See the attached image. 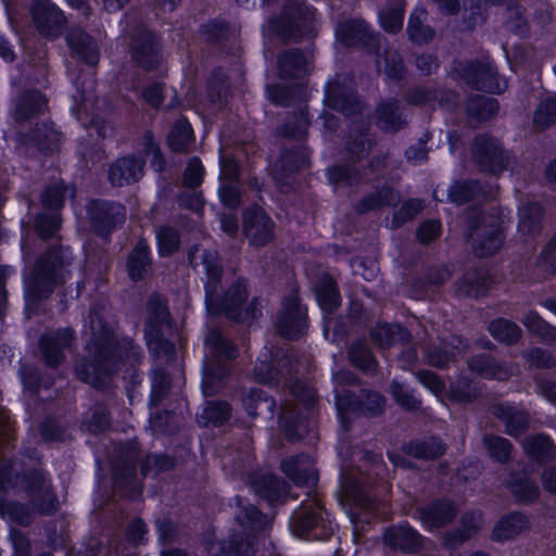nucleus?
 <instances>
[{"instance_id": "nucleus-1", "label": "nucleus", "mask_w": 556, "mask_h": 556, "mask_svg": "<svg viewBox=\"0 0 556 556\" xmlns=\"http://www.w3.org/2000/svg\"><path fill=\"white\" fill-rule=\"evenodd\" d=\"M203 265L206 271L207 280L205 282L206 306L211 314H217L219 311H225L226 314L232 319L248 321L255 318L256 303L253 302L245 308L244 313L237 314L238 307L243 303L247 298V290L243 282H238L225 295L222 302L218 301L216 295V285L220 276V266L216 261L213 253L202 254Z\"/></svg>"}, {"instance_id": "nucleus-2", "label": "nucleus", "mask_w": 556, "mask_h": 556, "mask_svg": "<svg viewBox=\"0 0 556 556\" xmlns=\"http://www.w3.org/2000/svg\"><path fill=\"white\" fill-rule=\"evenodd\" d=\"M91 329L99 332L97 340L92 345L88 346L90 352L93 350L97 352V363H92L88 367L79 365L76 367V372L80 380L96 388H103L105 380L102 378V371H105L106 376L109 367L114 363L115 358H121L123 354L121 348L117 346L114 331L108 329L99 317L91 319Z\"/></svg>"}, {"instance_id": "nucleus-3", "label": "nucleus", "mask_w": 556, "mask_h": 556, "mask_svg": "<svg viewBox=\"0 0 556 556\" xmlns=\"http://www.w3.org/2000/svg\"><path fill=\"white\" fill-rule=\"evenodd\" d=\"M290 529L298 538L326 540L336 530V523L317 497L298 508L290 518Z\"/></svg>"}, {"instance_id": "nucleus-4", "label": "nucleus", "mask_w": 556, "mask_h": 556, "mask_svg": "<svg viewBox=\"0 0 556 556\" xmlns=\"http://www.w3.org/2000/svg\"><path fill=\"white\" fill-rule=\"evenodd\" d=\"M74 189L71 186H64L63 184L55 185L49 188L42 198L43 206L47 210H58L63 203L66 197H72ZM61 218L56 212L39 215L36 219V229L42 238H48L54 235L60 228Z\"/></svg>"}, {"instance_id": "nucleus-5", "label": "nucleus", "mask_w": 556, "mask_h": 556, "mask_svg": "<svg viewBox=\"0 0 556 556\" xmlns=\"http://www.w3.org/2000/svg\"><path fill=\"white\" fill-rule=\"evenodd\" d=\"M70 255L71 253L67 249L59 248L50 253L46 261L37 265L35 273L25 279L27 301H29L30 298H35V291L42 282L58 279L64 280V274L63 271H59V269L67 263Z\"/></svg>"}, {"instance_id": "nucleus-6", "label": "nucleus", "mask_w": 556, "mask_h": 556, "mask_svg": "<svg viewBox=\"0 0 556 556\" xmlns=\"http://www.w3.org/2000/svg\"><path fill=\"white\" fill-rule=\"evenodd\" d=\"M292 8L286 11V20L283 23L270 22L267 25V31L277 34L283 38L298 37L295 31H300L301 27L311 26L314 20V9L306 7L303 0H291Z\"/></svg>"}, {"instance_id": "nucleus-7", "label": "nucleus", "mask_w": 556, "mask_h": 556, "mask_svg": "<svg viewBox=\"0 0 556 556\" xmlns=\"http://www.w3.org/2000/svg\"><path fill=\"white\" fill-rule=\"evenodd\" d=\"M305 317V308L300 305L298 296L293 294L282 304L281 313L276 320L277 329L283 337L296 338L306 327Z\"/></svg>"}, {"instance_id": "nucleus-8", "label": "nucleus", "mask_w": 556, "mask_h": 556, "mask_svg": "<svg viewBox=\"0 0 556 556\" xmlns=\"http://www.w3.org/2000/svg\"><path fill=\"white\" fill-rule=\"evenodd\" d=\"M473 153L477 162L491 173L496 174L505 168L507 157L497 140L493 138H477Z\"/></svg>"}, {"instance_id": "nucleus-9", "label": "nucleus", "mask_w": 556, "mask_h": 556, "mask_svg": "<svg viewBox=\"0 0 556 556\" xmlns=\"http://www.w3.org/2000/svg\"><path fill=\"white\" fill-rule=\"evenodd\" d=\"M244 231L253 245L261 247L273 237V223L260 207L244 214Z\"/></svg>"}, {"instance_id": "nucleus-10", "label": "nucleus", "mask_w": 556, "mask_h": 556, "mask_svg": "<svg viewBox=\"0 0 556 556\" xmlns=\"http://www.w3.org/2000/svg\"><path fill=\"white\" fill-rule=\"evenodd\" d=\"M31 15L39 30L46 36L56 35L64 22L61 11L49 0H37L33 4Z\"/></svg>"}, {"instance_id": "nucleus-11", "label": "nucleus", "mask_w": 556, "mask_h": 556, "mask_svg": "<svg viewBox=\"0 0 556 556\" xmlns=\"http://www.w3.org/2000/svg\"><path fill=\"white\" fill-rule=\"evenodd\" d=\"M281 468L296 484L314 485L317 481L314 463L307 455L285 459L281 464Z\"/></svg>"}, {"instance_id": "nucleus-12", "label": "nucleus", "mask_w": 556, "mask_h": 556, "mask_svg": "<svg viewBox=\"0 0 556 556\" xmlns=\"http://www.w3.org/2000/svg\"><path fill=\"white\" fill-rule=\"evenodd\" d=\"M143 173V161L137 157L117 160L110 168L109 178L115 186L137 181Z\"/></svg>"}, {"instance_id": "nucleus-13", "label": "nucleus", "mask_w": 556, "mask_h": 556, "mask_svg": "<svg viewBox=\"0 0 556 556\" xmlns=\"http://www.w3.org/2000/svg\"><path fill=\"white\" fill-rule=\"evenodd\" d=\"M72 340V332L68 329H64L54 334H47L41 338L40 346L49 365H56L63 358V349L70 345Z\"/></svg>"}, {"instance_id": "nucleus-14", "label": "nucleus", "mask_w": 556, "mask_h": 556, "mask_svg": "<svg viewBox=\"0 0 556 556\" xmlns=\"http://www.w3.org/2000/svg\"><path fill=\"white\" fill-rule=\"evenodd\" d=\"M384 542L393 548L410 552L420 545V536L407 525L390 528L384 532Z\"/></svg>"}, {"instance_id": "nucleus-15", "label": "nucleus", "mask_w": 556, "mask_h": 556, "mask_svg": "<svg viewBox=\"0 0 556 556\" xmlns=\"http://www.w3.org/2000/svg\"><path fill=\"white\" fill-rule=\"evenodd\" d=\"M71 49L88 65H96L99 60L97 43L83 30L76 29L67 38Z\"/></svg>"}, {"instance_id": "nucleus-16", "label": "nucleus", "mask_w": 556, "mask_h": 556, "mask_svg": "<svg viewBox=\"0 0 556 556\" xmlns=\"http://www.w3.org/2000/svg\"><path fill=\"white\" fill-rule=\"evenodd\" d=\"M367 36V25L362 20L342 23L336 29L337 40L345 46L365 45Z\"/></svg>"}, {"instance_id": "nucleus-17", "label": "nucleus", "mask_w": 556, "mask_h": 556, "mask_svg": "<svg viewBox=\"0 0 556 556\" xmlns=\"http://www.w3.org/2000/svg\"><path fill=\"white\" fill-rule=\"evenodd\" d=\"M308 58L299 52L285 53L278 59L279 75L282 78L301 77L308 71Z\"/></svg>"}, {"instance_id": "nucleus-18", "label": "nucleus", "mask_w": 556, "mask_h": 556, "mask_svg": "<svg viewBox=\"0 0 556 556\" xmlns=\"http://www.w3.org/2000/svg\"><path fill=\"white\" fill-rule=\"evenodd\" d=\"M28 492L36 497V506L46 514L55 509V497L51 493L50 483L43 478L42 475H36L34 481L28 486Z\"/></svg>"}, {"instance_id": "nucleus-19", "label": "nucleus", "mask_w": 556, "mask_h": 556, "mask_svg": "<svg viewBox=\"0 0 556 556\" xmlns=\"http://www.w3.org/2000/svg\"><path fill=\"white\" fill-rule=\"evenodd\" d=\"M150 251L144 242H139L130 253L127 268L131 279H141L149 267Z\"/></svg>"}, {"instance_id": "nucleus-20", "label": "nucleus", "mask_w": 556, "mask_h": 556, "mask_svg": "<svg viewBox=\"0 0 556 556\" xmlns=\"http://www.w3.org/2000/svg\"><path fill=\"white\" fill-rule=\"evenodd\" d=\"M454 509L448 503H438L420 514V518L426 528L432 529L440 527L454 517Z\"/></svg>"}, {"instance_id": "nucleus-21", "label": "nucleus", "mask_w": 556, "mask_h": 556, "mask_svg": "<svg viewBox=\"0 0 556 556\" xmlns=\"http://www.w3.org/2000/svg\"><path fill=\"white\" fill-rule=\"evenodd\" d=\"M427 12L422 8H416L409 16L408 34L413 41L426 42L433 37V30L424 25Z\"/></svg>"}, {"instance_id": "nucleus-22", "label": "nucleus", "mask_w": 556, "mask_h": 556, "mask_svg": "<svg viewBox=\"0 0 556 556\" xmlns=\"http://www.w3.org/2000/svg\"><path fill=\"white\" fill-rule=\"evenodd\" d=\"M316 299L324 312H332L340 304V295L333 280L325 277L316 288Z\"/></svg>"}, {"instance_id": "nucleus-23", "label": "nucleus", "mask_w": 556, "mask_h": 556, "mask_svg": "<svg viewBox=\"0 0 556 556\" xmlns=\"http://www.w3.org/2000/svg\"><path fill=\"white\" fill-rule=\"evenodd\" d=\"M193 138V131L188 121L178 119L168 135V146L173 151H184Z\"/></svg>"}, {"instance_id": "nucleus-24", "label": "nucleus", "mask_w": 556, "mask_h": 556, "mask_svg": "<svg viewBox=\"0 0 556 556\" xmlns=\"http://www.w3.org/2000/svg\"><path fill=\"white\" fill-rule=\"evenodd\" d=\"M527 519L520 514H514L503 518L495 527L493 535L496 540H506L527 527Z\"/></svg>"}, {"instance_id": "nucleus-25", "label": "nucleus", "mask_w": 556, "mask_h": 556, "mask_svg": "<svg viewBox=\"0 0 556 556\" xmlns=\"http://www.w3.org/2000/svg\"><path fill=\"white\" fill-rule=\"evenodd\" d=\"M205 345L212 355L224 356L226 358H233L237 355V350L222 337L219 331L211 330L205 336Z\"/></svg>"}, {"instance_id": "nucleus-26", "label": "nucleus", "mask_w": 556, "mask_h": 556, "mask_svg": "<svg viewBox=\"0 0 556 556\" xmlns=\"http://www.w3.org/2000/svg\"><path fill=\"white\" fill-rule=\"evenodd\" d=\"M523 447L526 452L534 458H545L553 455L554 444L547 435L538 434L528 438Z\"/></svg>"}, {"instance_id": "nucleus-27", "label": "nucleus", "mask_w": 556, "mask_h": 556, "mask_svg": "<svg viewBox=\"0 0 556 556\" xmlns=\"http://www.w3.org/2000/svg\"><path fill=\"white\" fill-rule=\"evenodd\" d=\"M230 413L229 405L223 402H210L199 416V422L203 425L214 424L218 425L225 421Z\"/></svg>"}, {"instance_id": "nucleus-28", "label": "nucleus", "mask_w": 556, "mask_h": 556, "mask_svg": "<svg viewBox=\"0 0 556 556\" xmlns=\"http://www.w3.org/2000/svg\"><path fill=\"white\" fill-rule=\"evenodd\" d=\"M379 124L386 130L394 131L401 127L405 122L399 112V106L395 102H388L382 104L379 110Z\"/></svg>"}, {"instance_id": "nucleus-29", "label": "nucleus", "mask_w": 556, "mask_h": 556, "mask_svg": "<svg viewBox=\"0 0 556 556\" xmlns=\"http://www.w3.org/2000/svg\"><path fill=\"white\" fill-rule=\"evenodd\" d=\"M491 334L498 341L511 343L519 338V327L506 319H496L490 325Z\"/></svg>"}, {"instance_id": "nucleus-30", "label": "nucleus", "mask_w": 556, "mask_h": 556, "mask_svg": "<svg viewBox=\"0 0 556 556\" xmlns=\"http://www.w3.org/2000/svg\"><path fill=\"white\" fill-rule=\"evenodd\" d=\"M47 102L46 99L41 96L39 92H31L27 94L22 102L18 104L15 115L16 118H26L28 116V113H37L41 112Z\"/></svg>"}, {"instance_id": "nucleus-31", "label": "nucleus", "mask_w": 556, "mask_h": 556, "mask_svg": "<svg viewBox=\"0 0 556 556\" xmlns=\"http://www.w3.org/2000/svg\"><path fill=\"white\" fill-rule=\"evenodd\" d=\"M510 490L514 496L520 502H530L539 494L538 486L528 477L514 480L510 483Z\"/></svg>"}, {"instance_id": "nucleus-32", "label": "nucleus", "mask_w": 556, "mask_h": 556, "mask_svg": "<svg viewBox=\"0 0 556 556\" xmlns=\"http://www.w3.org/2000/svg\"><path fill=\"white\" fill-rule=\"evenodd\" d=\"M351 362L364 371H370L375 368V359L372 358L367 346L363 343H355L350 350Z\"/></svg>"}, {"instance_id": "nucleus-33", "label": "nucleus", "mask_w": 556, "mask_h": 556, "mask_svg": "<svg viewBox=\"0 0 556 556\" xmlns=\"http://www.w3.org/2000/svg\"><path fill=\"white\" fill-rule=\"evenodd\" d=\"M156 240L159 252L163 256L172 254L179 244L177 233L169 227L160 228L156 232Z\"/></svg>"}, {"instance_id": "nucleus-34", "label": "nucleus", "mask_w": 556, "mask_h": 556, "mask_svg": "<svg viewBox=\"0 0 556 556\" xmlns=\"http://www.w3.org/2000/svg\"><path fill=\"white\" fill-rule=\"evenodd\" d=\"M542 215L541 207L536 204L521 206L519 208V229L522 232L531 231Z\"/></svg>"}, {"instance_id": "nucleus-35", "label": "nucleus", "mask_w": 556, "mask_h": 556, "mask_svg": "<svg viewBox=\"0 0 556 556\" xmlns=\"http://www.w3.org/2000/svg\"><path fill=\"white\" fill-rule=\"evenodd\" d=\"M379 21L384 30L395 33L403 26V10L395 8L388 11H381L379 13Z\"/></svg>"}, {"instance_id": "nucleus-36", "label": "nucleus", "mask_w": 556, "mask_h": 556, "mask_svg": "<svg viewBox=\"0 0 556 556\" xmlns=\"http://www.w3.org/2000/svg\"><path fill=\"white\" fill-rule=\"evenodd\" d=\"M534 121L540 126L556 123V97L546 99L535 113Z\"/></svg>"}, {"instance_id": "nucleus-37", "label": "nucleus", "mask_w": 556, "mask_h": 556, "mask_svg": "<svg viewBox=\"0 0 556 556\" xmlns=\"http://www.w3.org/2000/svg\"><path fill=\"white\" fill-rule=\"evenodd\" d=\"M484 445L491 456L500 460H506L510 454L511 446L506 439L498 437L485 438Z\"/></svg>"}, {"instance_id": "nucleus-38", "label": "nucleus", "mask_w": 556, "mask_h": 556, "mask_svg": "<svg viewBox=\"0 0 556 556\" xmlns=\"http://www.w3.org/2000/svg\"><path fill=\"white\" fill-rule=\"evenodd\" d=\"M255 379L261 383H269L275 380L278 381V371L274 370L273 363L267 361L265 355L258 359L254 369Z\"/></svg>"}, {"instance_id": "nucleus-39", "label": "nucleus", "mask_w": 556, "mask_h": 556, "mask_svg": "<svg viewBox=\"0 0 556 556\" xmlns=\"http://www.w3.org/2000/svg\"><path fill=\"white\" fill-rule=\"evenodd\" d=\"M327 99L333 109L341 111L343 114L351 115L354 112H361V104L353 94L346 96L345 98L332 99L331 94L328 93Z\"/></svg>"}, {"instance_id": "nucleus-40", "label": "nucleus", "mask_w": 556, "mask_h": 556, "mask_svg": "<svg viewBox=\"0 0 556 556\" xmlns=\"http://www.w3.org/2000/svg\"><path fill=\"white\" fill-rule=\"evenodd\" d=\"M134 58L146 68H151L153 63L157 60L156 48L153 39L149 40L148 47L142 49H135Z\"/></svg>"}, {"instance_id": "nucleus-41", "label": "nucleus", "mask_w": 556, "mask_h": 556, "mask_svg": "<svg viewBox=\"0 0 556 556\" xmlns=\"http://www.w3.org/2000/svg\"><path fill=\"white\" fill-rule=\"evenodd\" d=\"M403 328L400 325L377 327L372 331V339L380 345L391 344L394 342L395 332L402 333Z\"/></svg>"}, {"instance_id": "nucleus-42", "label": "nucleus", "mask_w": 556, "mask_h": 556, "mask_svg": "<svg viewBox=\"0 0 556 556\" xmlns=\"http://www.w3.org/2000/svg\"><path fill=\"white\" fill-rule=\"evenodd\" d=\"M243 405L248 414L254 416L258 405H266L267 409L271 410L274 403L267 397H262L258 390H251L250 394L243 399Z\"/></svg>"}, {"instance_id": "nucleus-43", "label": "nucleus", "mask_w": 556, "mask_h": 556, "mask_svg": "<svg viewBox=\"0 0 556 556\" xmlns=\"http://www.w3.org/2000/svg\"><path fill=\"white\" fill-rule=\"evenodd\" d=\"M392 395L395 401L403 407L414 408L417 404L416 399L409 393L408 389L397 381H394L391 387Z\"/></svg>"}, {"instance_id": "nucleus-44", "label": "nucleus", "mask_w": 556, "mask_h": 556, "mask_svg": "<svg viewBox=\"0 0 556 556\" xmlns=\"http://www.w3.org/2000/svg\"><path fill=\"white\" fill-rule=\"evenodd\" d=\"M202 163L199 159H191L184 174V181L189 187H195L202 179Z\"/></svg>"}, {"instance_id": "nucleus-45", "label": "nucleus", "mask_w": 556, "mask_h": 556, "mask_svg": "<svg viewBox=\"0 0 556 556\" xmlns=\"http://www.w3.org/2000/svg\"><path fill=\"white\" fill-rule=\"evenodd\" d=\"M503 233L500 229L493 230L490 236L481 243L477 253L480 256L493 254L500 249L503 242Z\"/></svg>"}, {"instance_id": "nucleus-46", "label": "nucleus", "mask_w": 556, "mask_h": 556, "mask_svg": "<svg viewBox=\"0 0 556 556\" xmlns=\"http://www.w3.org/2000/svg\"><path fill=\"white\" fill-rule=\"evenodd\" d=\"M290 391L305 406H311L315 402V390L304 382L298 381L296 383L290 387Z\"/></svg>"}, {"instance_id": "nucleus-47", "label": "nucleus", "mask_w": 556, "mask_h": 556, "mask_svg": "<svg viewBox=\"0 0 556 556\" xmlns=\"http://www.w3.org/2000/svg\"><path fill=\"white\" fill-rule=\"evenodd\" d=\"M439 232L440 224L435 220H428L419 227L417 237L421 242H430L438 237Z\"/></svg>"}, {"instance_id": "nucleus-48", "label": "nucleus", "mask_w": 556, "mask_h": 556, "mask_svg": "<svg viewBox=\"0 0 556 556\" xmlns=\"http://www.w3.org/2000/svg\"><path fill=\"white\" fill-rule=\"evenodd\" d=\"M541 262L552 271H556V235L542 251Z\"/></svg>"}, {"instance_id": "nucleus-49", "label": "nucleus", "mask_w": 556, "mask_h": 556, "mask_svg": "<svg viewBox=\"0 0 556 556\" xmlns=\"http://www.w3.org/2000/svg\"><path fill=\"white\" fill-rule=\"evenodd\" d=\"M418 379L426 388H428L434 394H438L443 390L442 381L433 372H419Z\"/></svg>"}, {"instance_id": "nucleus-50", "label": "nucleus", "mask_w": 556, "mask_h": 556, "mask_svg": "<svg viewBox=\"0 0 556 556\" xmlns=\"http://www.w3.org/2000/svg\"><path fill=\"white\" fill-rule=\"evenodd\" d=\"M220 200L228 206H236L239 204V191L231 185L224 184L219 189Z\"/></svg>"}, {"instance_id": "nucleus-51", "label": "nucleus", "mask_w": 556, "mask_h": 556, "mask_svg": "<svg viewBox=\"0 0 556 556\" xmlns=\"http://www.w3.org/2000/svg\"><path fill=\"white\" fill-rule=\"evenodd\" d=\"M220 174L228 181H233L238 176V166L235 160L220 155Z\"/></svg>"}, {"instance_id": "nucleus-52", "label": "nucleus", "mask_w": 556, "mask_h": 556, "mask_svg": "<svg viewBox=\"0 0 556 556\" xmlns=\"http://www.w3.org/2000/svg\"><path fill=\"white\" fill-rule=\"evenodd\" d=\"M522 324L535 333H543L547 325L539 317L536 313L529 312L522 319Z\"/></svg>"}, {"instance_id": "nucleus-53", "label": "nucleus", "mask_w": 556, "mask_h": 556, "mask_svg": "<svg viewBox=\"0 0 556 556\" xmlns=\"http://www.w3.org/2000/svg\"><path fill=\"white\" fill-rule=\"evenodd\" d=\"M484 75L488 77H491L492 73L491 72L480 73L479 71L475 70V77L470 80V84L477 89L485 90L489 92H500L501 88L500 87L494 88L490 84H488L486 80L482 77Z\"/></svg>"}, {"instance_id": "nucleus-54", "label": "nucleus", "mask_w": 556, "mask_h": 556, "mask_svg": "<svg viewBox=\"0 0 556 556\" xmlns=\"http://www.w3.org/2000/svg\"><path fill=\"white\" fill-rule=\"evenodd\" d=\"M146 534V526L141 520H135L129 525L127 539L132 543H139Z\"/></svg>"}, {"instance_id": "nucleus-55", "label": "nucleus", "mask_w": 556, "mask_h": 556, "mask_svg": "<svg viewBox=\"0 0 556 556\" xmlns=\"http://www.w3.org/2000/svg\"><path fill=\"white\" fill-rule=\"evenodd\" d=\"M143 97L152 106H159L163 100V88L155 84L144 90Z\"/></svg>"}, {"instance_id": "nucleus-56", "label": "nucleus", "mask_w": 556, "mask_h": 556, "mask_svg": "<svg viewBox=\"0 0 556 556\" xmlns=\"http://www.w3.org/2000/svg\"><path fill=\"white\" fill-rule=\"evenodd\" d=\"M530 362L534 366L548 367L553 364L552 357L540 349L530 352Z\"/></svg>"}, {"instance_id": "nucleus-57", "label": "nucleus", "mask_w": 556, "mask_h": 556, "mask_svg": "<svg viewBox=\"0 0 556 556\" xmlns=\"http://www.w3.org/2000/svg\"><path fill=\"white\" fill-rule=\"evenodd\" d=\"M336 405L339 410V415L341 419L343 418V414L349 410H353V404L350 400V395H341L338 387H336Z\"/></svg>"}, {"instance_id": "nucleus-58", "label": "nucleus", "mask_w": 556, "mask_h": 556, "mask_svg": "<svg viewBox=\"0 0 556 556\" xmlns=\"http://www.w3.org/2000/svg\"><path fill=\"white\" fill-rule=\"evenodd\" d=\"M384 403L383 397L378 393H372L367 396L366 408L369 413L376 414L378 413Z\"/></svg>"}, {"instance_id": "nucleus-59", "label": "nucleus", "mask_w": 556, "mask_h": 556, "mask_svg": "<svg viewBox=\"0 0 556 556\" xmlns=\"http://www.w3.org/2000/svg\"><path fill=\"white\" fill-rule=\"evenodd\" d=\"M543 484L548 492L556 494V470H546L543 473Z\"/></svg>"}, {"instance_id": "nucleus-60", "label": "nucleus", "mask_w": 556, "mask_h": 556, "mask_svg": "<svg viewBox=\"0 0 556 556\" xmlns=\"http://www.w3.org/2000/svg\"><path fill=\"white\" fill-rule=\"evenodd\" d=\"M14 548L17 556H29L28 542L24 538L18 536L14 540Z\"/></svg>"}, {"instance_id": "nucleus-61", "label": "nucleus", "mask_w": 556, "mask_h": 556, "mask_svg": "<svg viewBox=\"0 0 556 556\" xmlns=\"http://www.w3.org/2000/svg\"><path fill=\"white\" fill-rule=\"evenodd\" d=\"M406 156L408 160L419 163L427 159V152L424 149L410 148L406 151Z\"/></svg>"}, {"instance_id": "nucleus-62", "label": "nucleus", "mask_w": 556, "mask_h": 556, "mask_svg": "<svg viewBox=\"0 0 556 556\" xmlns=\"http://www.w3.org/2000/svg\"><path fill=\"white\" fill-rule=\"evenodd\" d=\"M448 359H450V357L447 356L446 353L441 354V353L433 352V353L429 354V362L433 366L443 367V366L447 365Z\"/></svg>"}, {"instance_id": "nucleus-63", "label": "nucleus", "mask_w": 556, "mask_h": 556, "mask_svg": "<svg viewBox=\"0 0 556 556\" xmlns=\"http://www.w3.org/2000/svg\"><path fill=\"white\" fill-rule=\"evenodd\" d=\"M542 394L556 404V383H545L541 387Z\"/></svg>"}, {"instance_id": "nucleus-64", "label": "nucleus", "mask_w": 556, "mask_h": 556, "mask_svg": "<svg viewBox=\"0 0 556 556\" xmlns=\"http://www.w3.org/2000/svg\"><path fill=\"white\" fill-rule=\"evenodd\" d=\"M431 446L433 448L429 450L428 452H424L420 454V456H424V457H438L440 456L442 453H443V445L438 442V441H432L431 443Z\"/></svg>"}]
</instances>
